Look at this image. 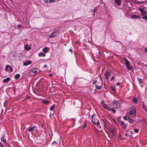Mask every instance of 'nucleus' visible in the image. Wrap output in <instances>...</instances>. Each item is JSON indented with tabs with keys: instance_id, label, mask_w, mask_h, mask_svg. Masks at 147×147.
Here are the masks:
<instances>
[{
	"instance_id": "obj_1",
	"label": "nucleus",
	"mask_w": 147,
	"mask_h": 147,
	"mask_svg": "<svg viewBox=\"0 0 147 147\" xmlns=\"http://www.w3.org/2000/svg\"><path fill=\"white\" fill-rule=\"evenodd\" d=\"M111 106L114 108L118 109L120 108L121 104L120 101L116 100H113L111 103Z\"/></svg>"
},
{
	"instance_id": "obj_2",
	"label": "nucleus",
	"mask_w": 147,
	"mask_h": 147,
	"mask_svg": "<svg viewBox=\"0 0 147 147\" xmlns=\"http://www.w3.org/2000/svg\"><path fill=\"white\" fill-rule=\"evenodd\" d=\"M27 131L28 132H32L33 131L35 132H37L38 131V129L37 127L34 126L32 127H29L27 129Z\"/></svg>"
},
{
	"instance_id": "obj_3",
	"label": "nucleus",
	"mask_w": 147,
	"mask_h": 147,
	"mask_svg": "<svg viewBox=\"0 0 147 147\" xmlns=\"http://www.w3.org/2000/svg\"><path fill=\"white\" fill-rule=\"evenodd\" d=\"M125 60V65L127 69L128 70H131V66L130 65V63L129 61L125 58H124Z\"/></svg>"
},
{
	"instance_id": "obj_4",
	"label": "nucleus",
	"mask_w": 147,
	"mask_h": 147,
	"mask_svg": "<svg viewBox=\"0 0 147 147\" xmlns=\"http://www.w3.org/2000/svg\"><path fill=\"white\" fill-rule=\"evenodd\" d=\"M59 34L58 30L54 31L49 36V38H54L57 36Z\"/></svg>"
},
{
	"instance_id": "obj_5",
	"label": "nucleus",
	"mask_w": 147,
	"mask_h": 147,
	"mask_svg": "<svg viewBox=\"0 0 147 147\" xmlns=\"http://www.w3.org/2000/svg\"><path fill=\"white\" fill-rule=\"evenodd\" d=\"M138 9L140 11L141 14L143 16H145L147 15V12L144 9L141 8H139Z\"/></svg>"
},
{
	"instance_id": "obj_6",
	"label": "nucleus",
	"mask_w": 147,
	"mask_h": 147,
	"mask_svg": "<svg viewBox=\"0 0 147 147\" xmlns=\"http://www.w3.org/2000/svg\"><path fill=\"white\" fill-rule=\"evenodd\" d=\"M1 140L3 142V143L5 144L6 146H7V147L10 146V145L7 143L6 139L4 138L3 136L1 138Z\"/></svg>"
},
{
	"instance_id": "obj_7",
	"label": "nucleus",
	"mask_w": 147,
	"mask_h": 147,
	"mask_svg": "<svg viewBox=\"0 0 147 147\" xmlns=\"http://www.w3.org/2000/svg\"><path fill=\"white\" fill-rule=\"evenodd\" d=\"M121 125V126L124 129H125L126 128V126H127V124H125V123L123 121L122 123H120Z\"/></svg>"
},
{
	"instance_id": "obj_8",
	"label": "nucleus",
	"mask_w": 147,
	"mask_h": 147,
	"mask_svg": "<svg viewBox=\"0 0 147 147\" xmlns=\"http://www.w3.org/2000/svg\"><path fill=\"white\" fill-rule=\"evenodd\" d=\"M131 17L132 18H134L135 19H137L138 18H142V17H141L140 16L136 15H132L131 16Z\"/></svg>"
},
{
	"instance_id": "obj_9",
	"label": "nucleus",
	"mask_w": 147,
	"mask_h": 147,
	"mask_svg": "<svg viewBox=\"0 0 147 147\" xmlns=\"http://www.w3.org/2000/svg\"><path fill=\"white\" fill-rule=\"evenodd\" d=\"M115 3L119 6L121 5V0H114Z\"/></svg>"
},
{
	"instance_id": "obj_10",
	"label": "nucleus",
	"mask_w": 147,
	"mask_h": 147,
	"mask_svg": "<svg viewBox=\"0 0 147 147\" xmlns=\"http://www.w3.org/2000/svg\"><path fill=\"white\" fill-rule=\"evenodd\" d=\"M109 131L111 133H112L113 135H115V130L114 129L112 128H110Z\"/></svg>"
},
{
	"instance_id": "obj_11",
	"label": "nucleus",
	"mask_w": 147,
	"mask_h": 147,
	"mask_svg": "<svg viewBox=\"0 0 147 147\" xmlns=\"http://www.w3.org/2000/svg\"><path fill=\"white\" fill-rule=\"evenodd\" d=\"M31 63V61L30 60H28L27 62L24 63V66H27L28 65H30Z\"/></svg>"
},
{
	"instance_id": "obj_12",
	"label": "nucleus",
	"mask_w": 147,
	"mask_h": 147,
	"mask_svg": "<svg viewBox=\"0 0 147 147\" xmlns=\"http://www.w3.org/2000/svg\"><path fill=\"white\" fill-rule=\"evenodd\" d=\"M10 80V78L9 77H7L6 78L4 79L3 80V82L4 83H6L9 81Z\"/></svg>"
},
{
	"instance_id": "obj_13",
	"label": "nucleus",
	"mask_w": 147,
	"mask_h": 147,
	"mask_svg": "<svg viewBox=\"0 0 147 147\" xmlns=\"http://www.w3.org/2000/svg\"><path fill=\"white\" fill-rule=\"evenodd\" d=\"M129 114L131 115H132L133 114V116H132L131 117H135V115H136V112L134 111V113L132 111H130L129 112Z\"/></svg>"
},
{
	"instance_id": "obj_14",
	"label": "nucleus",
	"mask_w": 147,
	"mask_h": 147,
	"mask_svg": "<svg viewBox=\"0 0 147 147\" xmlns=\"http://www.w3.org/2000/svg\"><path fill=\"white\" fill-rule=\"evenodd\" d=\"M110 76V73L108 72L105 74V76L107 79Z\"/></svg>"
},
{
	"instance_id": "obj_15",
	"label": "nucleus",
	"mask_w": 147,
	"mask_h": 147,
	"mask_svg": "<svg viewBox=\"0 0 147 147\" xmlns=\"http://www.w3.org/2000/svg\"><path fill=\"white\" fill-rule=\"evenodd\" d=\"M45 2L46 3H47L48 2H49V3H51L53 1H57L58 0H44Z\"/></svg>"
},
{
	"instance_id": "obj_16",
	"label": "nucleus",
	"mask_w": 147,
	"mask_h": 147,
	"mask_svg": "<svg viewBox=\"0 0 147 147\" xmlns=\"http://www.w3.org/2000/svg\"><path fill=\"white\" fill-rule=\"evenodd\" d=\"M20 74H17L14 76V78L15 79H18L20 77Z\"/></svg>"
},
{
	"instance_id": "obj_17",
	"label": "nucleus",
	"mask_w": 147,
	"mask_h": 147,
	"mask_svg": "<svg viewBox=\"0 0 147 147\" xmlns=\"http://www.w3.org/2000/svg\"><path fill=\"white\" fill-rule=\"evenodd\" d=\"M43 51L45 53H47L48 52L49 49H48L47 47H46L43 49Z\"/></svg>"
},
{
	"instance_id": "obj_18",
	"label": "nucleus",
	"mask_w": 147,
	"mask_h": 147,
	"mask_svg": "<svg viewBox=\"0 0 147 147\" xmlns=\"http://www.w3.org/2000/svg\"><path fill=\"white\" fill-rule=\"evenodd\" d=\"M128 122L130 123H132L134 122V120L132 119H130L129 117H128Z\"/></svg>"
},
{
	"instance_id": "obj_19",
	"label": "nucleus",
	"mask_w": 147,
	"mask_h": 147,
	"mask_svg": "<svg viewBox=\"0 0 147 147\" xmlns=\"http://www.w3.org/2000/svg\"><path fill=\"white\" fill-rule=\"evenodd\" d=\"M38 56L40 57H45V54L41 52L38 54Z\"/></svg>"
},
{
	"instance_id": "obj_20",
	"label": "nucleus",
	"mask_w": 147,
	"mask_h": 147,
	"mask_svg": "<svg viewBox=\"0 0 147 147\" xmlns=\"http://www.w3.org/2000/svg\"><path fill=\"white\" fill-rule=\"evenodd\" d=\"M92 120H91L92 122L93 123H94L95 125H96V122L95 120L94 119H93V115H92Z\"/></svg>"
},
{
	"instance_id": "obj_21",
	"label": "nucleus",
	"mask_w": 147,
	"mask_h": 147,
	"mask_svg": "<svg viewBox=\"0 0 147 147\" xmlns=\"http://www.w3.org/2000/svg\"><path fill=\"white\" fill-rule=\"evenodd\" d=\"M96 88L97 89L100 90L101 89V86H99L97 84H96Z\"/></svg>"
},
{
	"instance_id": "obj_22",
	"label": "nucleus",
	"mask_w": 147,
	"mask_h": 147,
	"mask_svg": "<svg viewBox=\"0 0 147 147\" xmlns=\"http://www.w3.org/2000/svg\"><path fill=\"white\" fill-rule=\"evenodd\" d=\"M97 9L96 7L93 10V15L94 16L95 15V12L96 11Z\"/></svg>"
},
{
	"instance_id": "obj_23",
	"label": "nucleus",
	"mask_w": 147,
	"mask_h": 147,
	"mask_svg": "<svg viewBox=\"0 0 147 147\" xmlns=\"http://www.w3.org/2000/svg\"><path fill=\"white\" fill-rule=\"evenodd\" d=\"M111 111L113 112V113H115L116 110L115 109L113 108H111L110 109V111Z\"/></svg>"
},
{
	"instance_id": "obj_24",
	"label": "nucleus",
	"mask_w": 147,
	"mask_h": 147,
	"mask_svg": "<svg viewBox=\"0 0 147 147\" xmlns=\"http://www.w3.org/2000/svg\"><path fill=\"white\" fill-rule=\"evenodd\" d=\"M133 100L134 103H137V99L136 98H134L133 99Z\"/></svg>"
},
{
	"instance_id": "obj_25",
	"label": "nucleus",
	"mask_w": 147,
	"mask_h": 147,
	"mask_svg": "<svg viewBox=\"0 0 147 147\" xmlns=\"http://www.w3.org/2000/svg\"><path fill=\"white\" fill-rule=\"evenodd\" d=\"M111 90L114 92H116L115 88V87L113 86H111Z\"/></svg>"
},
{
	"instance_id": "obj_26",
	"label": "nucleus",
	"mask_w": 147,
	"mask_h": 147,
	"mask_svg": "<svg viewBox=\"0 0 147 147\" xmlns=\"http://www.w3.org/2000/svg\"><path fill=\"white\" fill-rule=\"evenodd\" d=\"M142 19L145 20H146V22H147V15L145 16H143L142 18Z\"/></svg>"
},
{
	"instance_id": "obj_27",
	"label": "nucleus",
	"mask_w": 147,
	"mask_h": 147,
	"mask_svg": "<svg viewBox=\"0 0 147 147\" xmlns=\"http://www.w3.org/2000/svg\"><path fill=\"white\" fill-rule=\"evenodd\" d=\"M42 102L44 103L45 104H47L49 103V101L47 100H44L42 101Z\"/></svg>"
},
{
	"instance_id": "obj_28",
	"label": "nucleus",
	"mask_w": 147,
	"mask_h": 147,
	"mask_svg": "<svg viewBox=\"0 0 147 147\" xmlns=\"http://www.w3.org/2000/svg\"><path fill=\"white\" fill-rule=\"evenodd\" d=\"M143 108L145 111H147V106L145 105H144L143 106Z\"/></svg>"
},
{
	"instance_id": "obj_29",
	"label": "nucleus",
	"mask_w": 147,
	"mask_h": 147,
	"mask_svg": "<svg viewBox=\"0 0 147 147\" xmlns=\"http://www.w3.org/2000/svg\"><path fill=\"white\" fill-rule=\"evenodd\" d=\"M117 119L118 120V121L119 122L121 123H122V122L123 121H121L120 119V117H118L117 118Z\"/></svg>"
},
{
	"instance_id": "obj_30",
	"label": "nucleus",
	"mask_w": 147,
	"mask_h": 147,
	"mask_svg": "<svg viewBox=\"0 0 147 147\" xmlns=\"http://www.w3.org/2000/svg\"><path fill=\"white\" fill-rule=\"evenodd\" d=\"M9 65H7L5 68V70L6 71H8V69L9 68Z\"/></svg>"
},
{
	"instance_id": "obj_31",
	"label": "nucleus",
	"mask_w": 147,
	"mask_h": 147,
	"mask_svg": "<svg viewBox=\"0 0 147 147\" xmlns=\"http://www.w3.org/2000/svg\"><path fill=\"white\" fill-rule=\"evenodd\" d=\"M32 72L34 73L35 74H36L37 73V70L36 69H33L32 70Z\"/></svg>"
},
{
	"instance_id": "obj_32",
	"label": "nucleus",
	"mask_w": 147,
	"mask_h": 147,
	"mask_svg": "<svg viewBox=\"0 0 147 147\" xmlns=\"http://www.w3.org/2000/svg\"><path fill=\"white\" fill-rule=\"evenodd\" d=\"M138 81L140 84L142 83V79L141 78H138Z\"/></svg>"
},
{
	"instance_id": "obj_33",
	"label": "nucleus",
	"mask_w": 147,
	"mask_h": 147,
	"mask_svg": "<svg viewBox=\"0 0 147 147\" xmlns=\"http://www.w3.org/2000/svg\"><path fill=\"white\" fill-rule=\"evenodd\" d=\"M54 107V105H53L50 107V109L51 111H53Z\"/></svg>"
},
{
	"instance_id": "obj_34",
	"label": "nucleus",
	"mask_w": 147,
	"mask_h": 147,
	"mask_svg": "<svg viewBox=\"0 0 147 147\" xmlns=\"http://www.w3.org/2000/svg\"><path fill=\"white\" fill-rule=\"evenodd\" d=\"M102 106L105 109L106 108V107L107 106V105L105 104H102Z\"/></svg>"
},
{
	"instance_id": "obj_35",
	"label": "nucleus",
	"mask_w": 147,
	"mask_h": 147,
	"mask_svg": "<svg viewBox=\"0 0 147 147\" xmlns=\"http://www.w3.org/2000/svg\"><path fill=\"white\" fill-rule=\"evenodd\" d=\"M110 107L108 106H107L105 108V109H107L109 111H110Z\"/></svg>"
},
{
	"instance_id": "obj_36",
	"label": "nucleus",
	"mask_w": 147,
	"mask_h": 147,
	"mask_svg": "<svg viewBox=\"0 0 147 147\" xmlns=\"http://www.w3.org/2000/svg\"><path fill=\"white\" fill-rule=\"evenodd\" d=\"M110 107L108 106H107L105 108V109H107L109 111H110Z\"/></svg>"
},
{
	"instance_id": "obj_37",
	"label": "nucleus",
	"mask_w": 147,
	"mask_h": 147,
	"mask_svg": "<svg viewBox=\"0 0 147 147\" xmlns=\"http://www.w3.org/2000/svg\"><path fill=\"white\" fill-rule=\"evenodd\" d=\"M100 124V123L97 120V122H96V125H98Z\"/></svg>"
},
{
	"instance_id": "obj_38",
	"label": "nucleus",
	"mask_w": 147,
	"mask_h": 147,
	"mask_svg": "<svg viewBox=\"0 0 147 147\" xmlns=\"http://www.w3.org/2000/svg\"><path fill=\"white\" fill-rule=\"evenodd\" d=\"M139 130L138 129H135L134 130V131L136 133H138V132Z\"/></svg>"
},
{
	"instance_id": "obj_39",
	"label": "nucleus",
	"mask_w": 147,
	"mask_h": 147,
	"mask_svg": "<svg viewBox=\"0 0 147 147\" xmlns=\"http://www.w3.org/2000/svg\"><path fill=\"white\" fill-rule=\"evenodd\" d=\"M0 147H5L4 145L0 142Z\"/></svg>"
},
{
	"instance_id": "obj_40",
	"label": "nucleus",
	"mask_w": 147,
	"mask_h": 147,
	"mask_svg": "<svg viewBox=\"0 0 147 147\" xmlns=\"http://www.w3.org/2000/svg\"><path fill=\"white\" fill-rule=\"evenodd\" d=\"M123 119H124L125 120H127L128 119V118H127V117L126 116H124L123 117Z\"/></svg>"
},
{
	"instance_id": "obj_41",
	"label": "nucleus",
	"mask_w": 147,
	"mask_h": 147,
	"mask_svg": "<svg viewBox=\"0 0 147 147\" xmlns=\"http://www.w3.org/2000/svg\"><path fill=\"white\" fill-rule=\"evenodd\" d=\"M97 82V81L96 80H95V81H94L92 83V84H96Z\"/></svg>"
},
{
	"instance_id": "obj_42",
	"label": "nucleus",
	"mask_w": 147,
	"mask_h": 147,
	"mask_svg": "<svg viewBox=\"0 0 147 147\" xmlns=\"http://www.w3.org/2000/svg\"><path fill=\"white\" fill-rule=\"evenodd\" d=\"M21 26L20 24H18V29H19L21 27Z\"/></svg>"
},
{
	"instance_id": "obj_43",
	"label": "nucleus",
	"mask_w": 147,
	"mask_h": 147,
	"mask_svg": "<svg viewBox=\"0 0 147 147\" xmlns=\"http://www.w3.org/2000/svg\"><path fill=\"white\" fill-rule=\"evenodd\" d=\"M102 120L103 121V122L104 123V125H105L106 124H105V123H106V120H105V119H102Z\"/></svg>"
},
{
	"instance_id": "obj_44",
	"label": "nucleus",
	"mask_w": 147,
	"mask_h": 147,
	"mask_svg": "<svg viewBox=\"0 0 147 147\" xmlns=\"http://www.w3.org/2000/svg\"><path fill=\"white\" fill-rule=\"evenodd\" d=\"M9 68L10 69V71L11 72L12 71H13V69H12V67H10V66H9Z\"/></svg>"
},
{
	"instance_id": "obj_45",
	"label": "nucleus",
	"mask_w": 147,
	"mask_h": 147,
	"mask_svg": "<svg viewBox=\"0 0 147 147\" xmlns=\"http://www.w3.org/2000/svg\"><path fill=\"white\" fill-rule=\"evenodd\" d=\"M69 51L71 52V54H72V53H73L72 51V50L71 49H69Z\"/></svg>"
},
{
	"instance_id": "obj_46",
	"label": "nucleus",
	"mask_w": 147,
	"mask_h": 147,
	"mask_svg": "<svg viewBox=\"0 0 147 147\" xmlns=\"http://www.w3.org/2000/svg\"><path fill=\"white\" fill-rule=\"evenodd\" d=\"M116 85H117V86H119L120 85V84L119 83H118V82H117L116 84H115Z\"/></svg>"
},
{
	"instance_id": "obj_47",
	"label": "nucleus",
	"mask_w": 147,
	"mask_h": 147,
	"mask_svg": "<svg viewBox=\"0 0 147 147\" xmlns=\"http://www.w3.org/2000/svg\"><path fill=\"white\" fill-rule=\"evenodd\" d=\"M114 78V76H113L111 78V81H112L113 79Z\"/></svg>"
},
{
	"instance_id": "obj_48",
	"label": "nucleus",
	"mask_w": 147,
	"mask_h": 147,
	"mask_svg": "<svg viewBox=\"0 0 147 147\" xmlns=\"http://www.w3.org/2000/svg\"><path fill=\"white\" fill-rule=\"evenodd\" d=\"M47 66L46 65H44L43 66L44 68H47Z\"/></svg>"
},
{
	"instance_id": "obj_49",
	"label": "nucleus",
	"mask_w": 147,
	"mask_h": 147,
	"mask_svg": "<svg viewBox=\"0 0 147 147\" xmlns=\"http://www.w3.org/2000/svg\"><path fill=\"white\" fill-rule=\"evenodd\" d=\"M125 136H127V137L129 136V135H128V133H126L125 134Z\"/></svg>"
},
{
	"instance_id": "obj_50",
	"label": "nucleus",
	"mask_w": 147,
	"mask_h": 147,
	"mask_svg": "<svg viewBox=\"0 0 147 147\" xmlns=\"http://www.w3.org/2000/svg\"><path fill=\"white\" fill-rule=\"evenodd\" d=\"M145 51L146 53H147V48H146L145 49Z\"/></svg>"
},
{
	"instance_id": "obj_51",
	"label": "nucleus",
	"mask_w": 147,
	"mask_h": 147,
	"mask_svg": "<svg viewBox=\"0 0 147 147\" xmlns=\"http://www.w3.org/2000/svg\"><path fill=\"white\" fill-rule=\"evenodd\" d=\"M53 114H51V113H50V117H51V116H53Z\"/></svg>"
},
{
	"instance_id": "obj_52",
	"label": "nucleus",
	"mask_w": 147,
	"mask_h": 147,
	"mask_svg": "<svg viewBox=\"0 0 147 147\" xmlns=\"http://www.w3.org/2000/svg\"><path fill=\"white\" fill-rule=\"evenodd\" d=\"M86 124H85V125H84V126L83 127V128H84L86 127Z\"/></svg>"
},
{
	"instance_id": "obj_53",
	"label": "nucleus",
	"mask_w": 147,
	"mask_h": 147,
	"mask_svg": "<svg viewBox=\"0 0 147 147\" xmlns=\"http://www.w3.org/2000/svg\"><path fill=\"white\" fill-rule=\"evenodd\" d=\"M54 143H56H56H57L56 142H53V143H52V144H54Z\"/></svg>"
},
{
	"instance_id": "obj_54",
	"label": "nucleus",
	"mask_w": 147,
	"mask_h": 147,
	"mask_svg": "<svg viewBox=\"0 0 147 147\" xmlns=\"http://www.w3.org/2000/svg\"><path fill=\"white\" fill-rule=\"evenodd\" d=\"M52 76V74H50L49 76Z\"/></svg>"
},
{
	"instance_id": "obj_55",
	"label": "nucleus",
	"mask_w": 147,
	"mask_h": 147,
	"mask_svg": "<svg viewBox=\"0 0 147 147\" xmlns=\"http://www.w3.org/2000/svg\"><path fill=\"white\" fill-rule=\"evenodd\" d=\"M100 79H101V80L102 82V79L101 77H100Z\"/></svg>"
},
{
	"instance_id": "obj_56",
	"label": "nucleus",
	"mask_w": 147,
	"mask_h": 147,
	"mask_svg": "<svg viewBox=\"0 0 147 147\" xmlns=\"http://www.w3.org/2000/svg\"><path fill=\"white\" fill-rule=\"evenodd\" d=\"M144 66H146V67H147V65L144 64Z\"/></svg>"
},
{
	"instance_id": "obj_57",
	"label": "nucleus",
	"mask_w": 147,
	"mask_h": 147,
	"mask_svg": "<svg viewBox=\"0 0 147 147\" xmlns=\"http://www.w3.org/2000/svg\"><path fill=\"white\" fill-rule=\"evenodd\" d=\"M129 136L130 137H131L132 136L131 135H129Z\"/></svg>"
},
{
	"instance_id": "obj_58",
	"label": "nucleus",
	"mask_w": 147,
	"mask_h": 147,
	"mask_svg": "<svg viewBox=\"0 0 147 147\" xmlns=\"http://www.w3.org/2000/svg\"><path fill=\"white\" fill-rule=\"evenodd\" d=\"M31 49V47H29L28 48V49L27 50H28V49Z\"/></svg>"
},
{
	"instance_id": "obj_59",
	"label": "nucleus",
	"mask_w": 147,
	"mask_h": 147,
	"mask_svg": "<svg viewBox=\"0 0 147 147\" xmlns=\"http://www.w3.org/2000/svg\"><path fill=\"white\" fill-rule=\"evenodd\" d=\"M101 126H99V128H101Z\"/></svg>"
},
{
	"instance_id": "obj_60",
	"label": "nucleus",
	"mask_w": 147,
	"mask_h": 147,
	"mask_svg": "<svg viewBox=\"0 0 147 147\" xmlns=\"http://www.w3.org/2000/svg\"><path fill=\"white\" fill-rule=\"evenodd\" d=\"M103 102V101H102V102H101V103H102V102Z\"/></svg>"
}]
</instances>
